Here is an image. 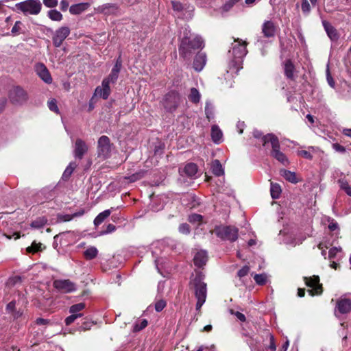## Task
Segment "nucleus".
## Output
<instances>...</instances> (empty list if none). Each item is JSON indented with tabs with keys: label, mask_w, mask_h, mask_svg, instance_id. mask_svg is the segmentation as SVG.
<instances>
[{
	"label": "nucleus",
	"mask_w": 351,
	"mask_h": 351,
	"mask_svg": "<svg viewBox=\"0 0 351 351\" xmlns=\"http://www.w3.org/2000/svg\"><path fill=\"white\" fill-rule=\"evenodd\" d=\"M204 276L201 272H197L195 276L191 277L189 288L193 290L197 299L196 310L199 311L204 304L206 295V284L204 282Z\"/></svg>",
	"instance_id": "nucleus-1"
},
{
	"label": "nucleus",
	"mask_w": 351,
	"mask_h": 351,
	"mask_svg": "<svg viewBox=\"0 0 351 351\" xmlns=\"http://www.w3.org/2000/svg\"><path fill=\"white\" fill-rule=\"evenodd\" d=\"M204 47V42L201 37L184 36L181 40L179 47L180 56L184 59H190L196 50Z\"/></svg>",
	"instance_id": "nucleus-2"
},
{
	"label": "nucleus",
	"mask_w": 351,
	"mask_h": 351,
	"mask_svg": "<svg viewBox=\"0 0 351 351\" xmlns=\"http://www.w3.org/2000/svg\"><path fill=\"white\" fill-rule=\"evenodd\" d=\"M247 43L241 39H234V43L232 44V51L229 53H232L233 59L230 63V69H234L237 73L242 69L243 58L247 53Z\"/></svg>",
	"instance_id": "nucleus-3"
},
{
	"label": "nucleus",
	"mask_w": 351,
	"mask_h": 351,
	"mask_svg": "<svg viewBox=\"0 0 351 351\" xmlns=\"http://www.w3.org/2000/svg\"><path fill=\"white\" fill-rule=\"evenodd\" d=\"M263 145L270 143L271 146V156L285 166L289 165L286 155L280 150V143L278 137L274 134H267L262 138Z\"/></svg>",
	"instance_id": "nucleus-4"
},
{
	"label": "nucleus",
	"mask_w": 351,
	"mask_h": 351,
	"mask_svg": "<svg viewBox=\"0 0 351 351\" xmlns=\"http://www.w3.org/2000/svg\"><path fill=\"white\" fill-rule=\"evenodd\" d=\"M42 4L38 0H26L15 5L16 10L21 12L25 15L38 14L41 10Z\"/></svg>",
	"instance_id": "nucleus-5"
},
{
	"label": "nucleus",
	"mask_w": 351,
	"mask_h": 351,
	"mask_svg": "<svg viewBox=\"0 0 351 351\" xmlns=\"http://www.w3.org/2000/svg\"><path fill=\"white\" fill-rule=\"evenodd\" d=\"M181 101L180 94L174 90L167 93L162 99V106L167 112H173L178 107Z\"/></svg>",
	"instance_id": "nucleus-6"
},
{
	"label": "nucleus",
	"mask_w": 351,
	"mask_h": 351,
	"mask_svg": "<svg viewBox=\"0 0 351 351\" xmlns=\"http://www.w3.org/2000/svg\"><path fill=\"white\" fill-rule=\"evenodd\" d=\"M213 232L223 240L235 241L238 238V230L231 226H221L216 228Z\"/></svg>",
	"instance_id": "nucleus-7"
},
{
	"label": "nucleus",
	"mask_w": 351,
	"mask_h": 351,
	"mask_svg": "<svg viewBox=\"0 0 351 351\" xmlns=\"http://www.w3.org/2000/svg\"><path fill=\"white\" fill-rule=\"evenodd\" d=\"M112 144L110 138L106 136H101L97 142V156L102 159H106L110 157Z\"/></svg>",
	"instance_id": "nucleus-8"
},
{
	"label": "nucleus",
	"mask_w": 351,
	"mask_h": 351,
	"mask_svg": "<svg viewBox=\"0 0 351 351\" xmlns=\"http://www.w3.org/2000/svg\"><path fill=\"white\" fill-rule=\"evenodd\" d=\"M53 285L55 289L64 293H72L77 289L76 285L69 279L55 280Z\"/></svg>",
	"instance_id": "nucleus-9"
},
{
	"label": "nucleus",
	"mask_w": 351,
	"mask_h": 351,
	"mask_svg": "<svg viewBox=\"0 0 351 351\" xmlns=\"http://www.w3.org/2000/svg\"><path fill=\"white\" fill-rule=\"evenodd\" d=\"M304 280L306 286L312 288V289L308 291L311 295H319L322 293V285L319 283L318 276L304 277Z\"/></svg>",
	"instance_id": "nucleus-10"
},
{
	"label": "nucleus",
	"mask_w": 351,
	"mask_h": 351,
	"mask_svg": "<svg viewBox=\"0 0 351 351\" xmlns=\"http://www.w3.org/2000/svg\"><path fill=\"white\" fill-rule=\"evenodd\" d=\"M9 99L13 104H22L27 100V95L21 86H14L9 92Z\"/></svg>",
	"instance_id": "nucleus-11"
},
{
	"label": "nucleus",
	"mask_w": 351,
	"mask_h": 351,
	"mask_svg": "<svg viewBox=\"0 0 351 351\" xmlns=\"http://www.w3.org/2000/svg\"><path fill=\"white\" fill-rule=\"evenodd\" d=\"M70 34V29L68 27H61L58 29L53 34L52 37L53 44L56 47L62 45L63 41Z\"/></svg>",
	"instance_id": "nucleus-12"
},
{
	"label": "nucleus",
	"mask_w": 351,
	"mask_h": 351,
	"mask_svg": "<svg viewBox=\"0 0 351 351\" xmlns=\"http://www.w3.org/2000/svg\"><path fill=\"white\" fill-rule=\"evenodd\" d=\"M88 147L81 138H77L74 145L73 154L75 158L82 159L87 153Z\"/></svg>",
	"instance_id": "nucleus-13"
},
{
	"label": "nucleus",
	"mask_w": 351,
	"mask_h": 351,
	"mask_svg": "<svg viewBox=\"0 0 351 351\" xmlns=\"http://www.w3.org/2000/svg\"><path fill=\"white\" fill-rule=\"evenodd\" d=\"M35 71L45 83L51 84L52 82L51 74L43 63H37L35 65Z\"/></svg>",
	"instance_id": "nucleus-14"
},
{
	"label": "nucleus",
	"mask_w": 351,
	"mask_h": 351,
	"mask_svg": "<svg viewBox=\"0 0 351 351\" xmlns=\"http://www.w3.org/2000/svg\"><path fill=\"white\" fill-rule=\"evenodd\" d=\"M277 27L271 21H266L262 25V33L266 38L274 37L276 34Z\"/></svg>",
	"instance_id": "nucleus-15"
},
{
	"label": "nucleus",
	"mask_w": 351,
	"mask_h": 351,
	"mask_svg": "<svg viewBox=\"0 0 351 351\" xmlns=\"http://www.w3.org/2000/svg\"><path fill=\"white\" fill-rule=\"evenodd\" d=\"M206 61H207V58H206V53H202V52L198 53L195 56L194 60H193V69L196 71L200 72L201 71H202V69L205 66V65L206 64Z\"/></svg>",
	"instance_id": "nucleus-16"
},
{
	"label": "nucleus",
	"mask_w": 351,
	"mask_h": 351,
	"mask_svg": "<svg viewBox=\"0 0 351 351\" xmlns=\"http://www.w3.org/2000/svg\"><path fill=\"white\" fill-rule=\"evenodd\" d=\"M110 84L107 80H103L101 86L96 88L95 94L102 97L104 99H107L110 94Z\"/></svg>",
	"instance_id": "nucleus-17"
},
{
	"label": "nucleus",
	"mask_w": 351,
	"mask_h": 351,
	"mask_svg": "<svg viewBox=\"0 0 351 351\" xmlns=\"http://www.w3.org/2000/svg\"><path fill=\"white\" fill-rule=\"evenodd\" d=\"M5 310L14 320L22 317L23 315V311L21 308L17 309L16 308V302L14 300L7 304Z\"/></svg>",
	"instance_id": "nucleus-18"
},
{
	"label": "nucleus",
	"mask_w": 351,
	"mask_h": 351,
	"mask_svg": "<svg viewBox=\"0 0 351 351\" xmlns=\"http://www.w3.org/2000/svg\"><path fill=\"white\" fill-rule=\"evenodd\" d=\"M336 308L341 314H346L351 311V300L341 298L337 302Z\"/></svg>",
	"instance_id": "nucleus-19"
},
{
	"label": "nucleus",
	"mask_w": 351,
	"mask_h": 351,
	"mask_svg": "<svg viewBox=\"0 0 351 351\" xmlns=\"http://www.w3.org/2000/svg\"><path fill=\"white\" fill-rule=\"evenodd\" d=\"M323 27L330 40L335 41L339 38V34L337 29L328 21H322Z\"/></svg>",
	"instance_id": "nucleus-20"
},
{
	"label": "nucleus",
	"mask_w": 351,
	"mask_h": 351,
	"mask_svg": "<svg viewBox=\"0 0 351 351\" xmlns=\"http://www.w3.org/2000/svg\"><path fill=\"white\" fill-rule=\"evenodd\" d=\"M85 213L84 209H80L78 211L74 213L72 215L69 214H58L57 216V219L58 222H66L70 221L73 219L75 217H79L82 216Z\"/></svg>",
	"instance_id": "nucleus-21"
},
{
	"label": "nucleus",
	"mask_w": 351,
	"mask_h": 351,
	"mask_svg": "<svg viewBox=\"0 0 351 351\" xmlns=\"http://www.w3.org/2000/svg\"><path fill=\"white\" fill-rule=\"evenodd\" d=\"M194 264L198 267L204 266L207 261V254L205 251L197 252L193 258Z\"/></svg>",
	"instance_id": "nucleus-22"
},
{
	"label": "nucleus",
	"mask_w": 351,
	"mask_h": 351,
	"mask_svg": "<svg viewBox=\"0 0 351 351\" xmlns=\"http://www.w3.org/2000/svg\"><path fill=\"white\" fill-rule=\"evenodd\" d=\"M90 6L88 3H81L73 5L70 7L69 11L71 14H79L86 10Z\"/></svg>",
	"instance_id": "nucleus-23"
},
{
	"label": "nucleus",
	"mask_w": 351,
	"mask_h": 351,
	"mask_svg": "<svg viewBox=\"0 0 351 351\" xmlns=\"http://www.w3.org/2000/svg\"><path fill=\"white\" fill-rule=\"evenodd\" d=\"M211 169L216 176H221L224 174V170L219 160H215L211 164Z\"/></svg>",
	"instance_id": "nucleus-24"
},
{
	"label": "nucleus",
	"mask_w": 351,
	"mask_h": 351,
	"mask_svg": "<svg viewBox=\"0 0 351 351\" xmlns=\"http://www.w3.org/2000/svg\"><path fill=\"white\" fill-rule=\"evenodd\" d=\"M222 132L217 125H213L211 128V137L215 143H219L222 138Z\"/></svg>",
	"instance_id": "nucleus-25"
},
{
	"label": "nucleus",
	"mask_w": 351,
	"mask_h": 351,
	"mask_svg": "<svg viewBox=\"0 0 351 351\" xmlns=\"http://www.w3.org/2000/svg\"><path fill=\"white\" fill-rule=\"evenodd\" d=\"M183 172L189 177H194L197 172V167L194 163H189L186 165L183 169Z\"/></svg>",
	"instance_id": "nucleus-26"
},
{
	"label": "nucleus",
	"mask_w": 351,
	"mask_h": 351,
	"mask_svg": "<svg viewBox=\"0 0 351 351\" xmlns=\"http://www.w3.org/2000/svg\"><path fill=\"white\" fill-rule=\"evenodd\" d=\"M112 209L113 208H111V209L105 210L104 211L99 213L95 219L94 224L96 226L100 225L107 217L110 215Z\"/></svg>",
	"instance_id": "nucleus-27"
},
{
	"label": "nucleus",
	"mask_w": 351,
	"mask_h": 351,
	"mask_svg": "<svg viewBox=\"0 0 351 351\" xmlns=\"http://www.w3.org/2000/svg\"><path fill=\"white\" fill-rule=\"evenodd\" d=\"M281 192V187L278 184L271 182L270 193L272 199H278L280 197Z\"/></svg>",
	"instance_id": "nucleus-28"
},
{
	"label": "nucleus",
	"mask_w": 351,
	"mask_h": 351,
	"mask_svg": "<svg viewBox=\"0 0 351 351\" xmlns=\"http://www.w3.org/2000/svg\"><path fill=\"white\" fill-rule=\"evenodd\" d=\"M338 184L340 189L345 191V193L351 197V186L349 184L346 179L340 178L338 180Z\"/></svg>",
	"instance_id": "nucleus-29"
},
{
	"label": "nucleus",
	"mask_w": 351,
	"mask_h": 351,
	"mask_svg": "<svg viewBox=\"0 0 351 351\" xmlns=\"http://www.w3.org/2000/svg\"><path fill=\"white\" fill-rule=\"evenodd\" d=\"M294 66L291 60H287L285 64V74L289 79H293Z\"/></svg>",
	"instance_id": "nucleus-30"
},
{
	"label": "nucleus",
	"mask_w": 351,
	"mask_h": 351,
	"mask_svg": "<svg viewBox=\"0 0 351 351\" xmlns=\"http://www.w3.org/2000/svg\"><path fill=\"white\" fill-rule=\"evenodd\" d=\"M98 254V250L95 247H90L86 249L84 255L86 259L91 260L95 258Z\"/></svg>",
	"instance_id": "nucleus-31"
},
{
	"label": "nucleus",
	"mask_w": 351,
	"mask_h": 351,
	"mask_svg": "<svg viewBox=\"0 0 351 351\" xmlns=\"http://www.w3.org/2000/svg\"><path fill=\"white\" fill-rule=\"evenodd\" d=\"M282 176L289 182L291 183H297L298 179L295 173L288 170H283Z\"/></svg>",
	"instance_id": "nucleus-32"
},
{
	"label": "nucleus",
	"mask_w": 351,
	"mask_h": 351,
	"mask_svg": "<svg viewBox=\"0 0 351 351\" xmlns=\"http://www.w3.org/2000/svg\"><path fill=\"white\" fill-rule=\"evenodd\" d=\"M47 219L45 217H38L31 223V226L33 228L39 229L43 228L47 223Z\"/></svg>",
	"instance_id": "nucleus-33"
},
{
	"label": "nucleus",
	"mask_w": 351,
	"mask_h": 351,
	"mask_svg": "<svg viewBox=\"0 0 351 351\" xmlns=\"http://www.w3.org/2000/svg\"><path fill=\"white\" fill-rule=\"evenodd\" d=\"M189 99L193 103H198L200 99V94L199 91L195 88H192L191 89L190 94L189 95Z\"/></svg>",
	"instance_id": "nucleus-34"
},
{
	"label": "nucleus",
	"mask_w": 351,
	"mask_h": 351,
	"mask_svg": "<svg viewBox=\"0 0 351 351\" xmlns=\"http://www.w3.org/2000/svg\"><path fill=\"white\" fill-rule=\"evenodd\" d=\"M85 306L86 305L83 302L73 304L69 308V313L71 314H81L79 312L84 309Z\"/></svg>",
	"instance_id": "nucleus-35"
},
{
	"label": "nucleus",
	"mask_w": 351,
	"mask_h": 351,
	"mask_svg": "<svg viewBox=\"0 0 351 351\" xmlns=\"http://www.w3.org/2000/svg\"><path fill=\"white\" fill-rule=\"evenodd\" d=\"M205 112L208 121H210L214 118V108L210 102L207 101L206 103Z\"/></svg>",
	"instance_id": "nucleus-36"
},
{
	"label": "nucleus",
	"mask_w": 351,
	"mask_h": 351,
	"mask_svg": "<svg viewBox=\"0 0 351 351\" xmlns=\"http://www.w3.org/2000/svg\"><path fill=\"white\" fill-rule=\"evenodd\" d=\"M48 16L52 20L60 21L62 19V14L56 10H51L48 12Z\"/></svg>",
	"instance_id": "nucleus-37"
},
{
	"label": "nucleus",
	"mask_w": 351,
	"mask_h": 351,
	"mask_svg": "<svg viewBox=\"0 0 351 351\" xmlns=\"http://www.w3.org/2000/svg\"><path fill=\"white\" fill-rule=\"evenodd\" d=\"M76 167L77 164L75 162H70L69 166L66 167V169L64 170L63 173V178L66 179L69 178L72 174L73 170L76 168Z\"/></svg>",
	"instance_id": "nucleus-38"
},
{
	"label": "nucleus",
	"mask_w": 351,
	"mask_h": 351,
	"mask_svg": "<svg viewBox=\"0 0 351 351\" xmlns=\"http://www.w3.org/2000/svg\"><path fill=\"white\" fill-rule=\"evenodd\" d=\"M42 243H36V241H34L31 246L28 247L27 248V251L29 253H36L39 251L42 250Z\"/></svg>",
	"instance_id": "nucleus-39"
},
{
	"label": "nucleus",
	"mask_w": 351,
	"mask_h": 351,
	"mask_svg": "<svg viewBox=\"0 0 351 351\" xmlns=\"http://www.w3.org/2000/svg\"><path fill=\"white\" fill-rule=\"evenodd\" d=\"M254 279L258 285H264L267 282V276L265 274H256Z\"/></svg>",
	"instance_id": "nucleus-40"
},
{
	"label": "nucleus",
	"mask_w": 351,
	"mask_h": 351,
	"mask_svg": "<svg viewBox=\"0 0 351 351\" xmlns=\"http://www.w3.org/2000/svg\"><path fill=\"white\" fill-rule=\"evenodd\" d=\"M119 73L117 71L111 70L110 75L103 80H107L109 84H114L117 80Z\"/></svg>",
	"instance_id": "nucleus-41"
},
{
	"label": "nucleus",
	"mask_w": 351,
	"mask_h": 351,
	"mask_svg": "<svg viewBox=\"0 0 351 351\" xmlns=\"http://www.w3.org/2000/svg\"><path fill=\"white\" fill-rule=\"evenodd\" d=\"M147 326V321L146 319H142L135 324L134 326V331L138 332L143 328H145Z\"/></svg>",
	"instance_id": "nucleus-42"
},
{
	"label": "nucleus",
	"mask_w": 351,
	"mask_h": 351,
	"mask_svg": "<svg viewBox=\"0 0 351 351\" xmlns=\"http://www.w3.org/2000/svg\"><path fill=\"white\" fill-rule=\"evenodd\" d=\"M144 176V172L143 171H138V172H136L132 175H131L130 176H128V177H125V178L128 180L130 182H135L138 180H140L141 178H142Z\"/></svg>",
	"instance_id": "nucleus-43"
},
{
	"label": "nucleus",
	"mask_w": 351,
	"mask_h": 351,
	"mask_svg": "<svg viewBox=\"0 0 351 351\" xmlns=\"http://www.w3.org/2000/svg\"><path fill=\"white\" fill-rule=\"evenodd\" d=\"M117 10V8L114 5H105L102 8V12L106 14L114 13Z\"/></svg>",
	"instance_id": "nucleus-44"
},
{
	"label": "nucleus",
	"mask_w": 351,
	"mask_h": 351,
	"mask_svg": "<svg viewBox=\"0 0 351 351\" xmlns=\"http://www.w3.org/2000/svg\"><path fill=\"white\" fill-rule=\"evenodd\" d=\"M82 314H71L70 316L65 319V324L66 326L71 324L75 320L79 317H81Z\"/></svg>",
	"instance_id": "nucleus-45"
},
{
	"label": "nucleus",
	"mask_w": 351,
	"mask_h": 351,
	"mask_svg": "<svg viewBox=\"0 0 351 351\" xmlns=\"http://www.w3.org/2000/svg\"><path fill=\"white\" fill-rule=\"evenodd\" d=\"M48 107L50 110L56 113H59V109L58 108L57 102L55 99H52L48 101Z\"/></svg>",
	"instance_id": "nucleus-46"
},
{
	"label": "nucleus",
	"mask_w": 351,
	"mask_h": 351,
	"mask_svg": "<svg viewBox=\"0 0 351 351\" xmlns=\"http://www.w3.org/2000/svg\"><path fill=\"white\" fill-rule=\"evenodd\" d=\"M202 219V216L199 214H193L189 217V221L191 223H201Z\"/></svg>",
	"instance_id": "nucleus-47"
},
{
	"label": "nucleus",
	"mask_w": 351,
	"mask_h": 351,
	"mask_svg": "<svg viewBox=\"0 0 351 351\" xmlns=\"http://www.w3.org/2000/svg\"><path fill=\"white\" fill-rule=\"evenodd\" d=\"M301 9H302V12L304 14L307 15L309 14V12L311 11V6H310L309 3L307 1V0H303L302 5H301Z\"/></svg>",
	"instance_id": "nucleus-48"
},
{
	"label": "nucleus",
	"mask_w": 351,
	"mask_h": 351,
	"mask_svg": "<svg viewBox=\"0 0 351 351\" xmlns=\"http://www.w3.org/2000/svg\"><path fill=\"white\" fill-rule=\"evenodd\" d=\"M179 232L184 234H188L190 233V226L188 223H184L180 225Z\"/></svg>",
	"instance_id": "nucleus-49"
},
{
	"label": "nucleus",
	"mask_w": 351,
	"mask_h": 351,
	"mask_svg": "<svg viewBox=\"0 0 351 351\" xmlns=\"http://www.w3.org/2000/svg\"><path fill=\"white\" fill-rule=\"evenodd\" d=\"M172 8L174 11L176 12H181L184 9V6L182 3L177 1H171Z\"/></svg>",
	"instance_id": "nucleus-50"
},
{
	"label": "nucleus",
	"mask_w": 351,
	"mask_h": 351,
	"mask_svg": "<svg viewBox=\"0 0 351 351\" xmlns=\"http://www.w3.org/2000/svg\"><path fill=\"white\" fill-rule=\"evenodd\" d=\"M166 302L164 300H160L155 304V309L158 312H160L166 306Z\"/></svg>",
	"instance_id": "nucleus-51"
},
{
	"label": "nucleus",
	"mask_w": 351,
	"mask_h": 351,
	"mask_svg": "<svg viewBox=\"0 0 351 351\" xmlns=\"http://www.w3.org/2000/svg\"><path fill=\"white\" fill-rule=\"evenodd\" d=\"M298 156L303 157L306 159L311 160L313 158L312 154L307 150H300L298 152Z\"/></svg>",
	"instance_id": "nucleus-52"
},
{
	"label": "nucleus",
	"mask_w": 351,
	"mask_h": 351,
	"mask_svg": "<svg viewBox=\"0 0 351 351\" xmlns=\"http://www.w3.org/2000/svg\"><path fill=\"white\" fill-rule=\"evenodd\" d=\"M341 250V247H332L330 249L328 252V258L332 259L334 258L337 254V252H339Z\"/></svg>",
	"instance_id": "nucleus-53"
},
{
	"label": "nucleus",
	"mask_w": 351,
	"mask_h": 351,
	"mask_svg": "<svg viewBox=\"0 0 351 351\" xmlns=\"http://www.w3.org/2000/svg\"><path fill=\"white\" fill-rule=\"evenodd\" d=\"M230 313L232 315H234L239 321L243 322L245 321V316L244 314L239 312V311H234V310H230Z\"/></svg>",
	"instance_id": "nucleus-54"
},
{
	"label": "nucleus",
	"mask_w": 351,
	"mask_h": 351,
	"mask_svg": "<svg viewBox=\"0 0 351 351\" xmlns=\"http://www.w3.org/2000/svg\"><path fill=\"white\" fill-rule=\"evenodd\" d=\"M249 271H250L249 267L244 266L241 269L239 270V271L237 272V276L239 278H243V277L245 276L249 273Z\"/></svg>",
	"instance_id": "nucleus-55"
},
{
	"label": "nucleus",
	"mask_w": 351,
	"mask_h": 351,
	"mask_svg": "<svg viewBox=\"0 0 351 351\" xmlns=\"http://www.w3.org/2000/svg\"><path fill=\"white\" fill-rule=\"evenodd\" d=\"M58 0H43V3L47 8H54L57 6Z\"/></svg>",
	"instance_id": "nucleus-56"
},
{
	"label": "nucleus",
	"mask_w": 351,
	"mask_h": 351,
	"mask_svg": "<svg viewBox=\"0 0 351 351\" xmlns=\"http://www.w3.org/2000/svg\"><path fill=\"white\" fill-rule=\"evenodd\" d=\"M330 245H331L329 243H320L317 246L319 250H322V255L323 256H324L325 258H326L327 252H326V250L324 249V247L328 248Z\"/></svg>",
	"instance_id": "nucleus-57"
},
{
	"label": "nucleus",
	"mask_w": 351,
	"mask_h": 351,
	"mask_svg": "<svg viewBox=\"0 0 351 351\" xmlns=\"http://www.w3.org/2000/svg\"><path fill=\"white\" fill-rule=\"evenodd\" d=\"M21 21H16L14 25V27L12 29V33L14 35L18 34L21 31Z\"/></svg>",
	"instance_id": "nucleus-58"
},
{
	"label": "nucleus",
	"mask_w": 351,
	"mask_h": 351,
	"mask_svg": "<svg viewBox=\"0 0 351 351\" xmlns=\"http://www.w3.org/2000/svg\"><path fill=\"white\" fill-rule=\"evenodd\" d=\"M121 65H122V62H121V58L119 57L116 61L114 66L112 69V70L119 73L121 68Z\"/></svg>",
	"instance_id": "nucleus-59"
},
{
	"label": "nucleus",
	"mask_w": 351,
	"mask_h": 351,
	"mask_svg": "<svg viewBox=\"0 0 351 351\" xmlns=\"http://www.w3.org/2000/svg\"><path fill=\"white\" fill-rule=\"evenodd\" d=\"M328 228L330 231H335L339 229L338 223L333 219L329 222Z\"/></svg>",
	"instance_id": "nucleus-60"
},
{
	"label": "nucleus",
	"mask_w": 351,
	"mask_h": 351,
	"mask_svg": "<svg viewBox=\"0 0 351 351\" xmlns=\"http://www.w3.org/2000/svg\"><path fill=\"white\" fill-rule=\"evenodd\" d=\"M269 339H270V344L269 346V349L271 351H276V343H275L274 337L272 335H269Z\"/></svg>",
	"instance_id": "nucleus-61"
},
{
	"label": "nucleus",
	"mask_w": 351,
	"mask_h": 351,
	"mask_svg": "<svg viewBox=\"0 0 351 351\" xmlns=\"http://www.w3.org/2000/svg\"><path fill=\"white\" fill-rule=\"evenodd\" d=\"M49 322H50V321L49 319H43V318H38L35 321V324L36 325H47L49 324Z\"/></svg>",
	"instance_id": "nucleus-62"
},
{
	"label": "nucleus",
	"mask_w": 351,
	"mask_h": 351,
	"mask_svg": "<svg viewBox=\"0 0 351 351\" xmlns=\"http://www.w3.org/2000/svg\"><path fill=\"white\" fill-rule=\"evenodd\" d=\"M327 81L328 82V84L331 86V87H334L335 86V82L332 79V77H331L330 74V72H329V70L328 69H327Z\"/></svg>",
	"instance_id": "nucleus-63"
},
{
	"label": "nucleus",
	"mask_w": 351,
	"mask_h": 351,
	"mask_svg": "<svg viewBox=\"0 0 351 351\" xmlns=\"http://www.w3.org/2000/svg\"><path fill=\"white\" fill-rule=\"evenodd\" d=\"M116 228L113 224H108L106 230L103 232V234H108L114 232Z\"/></svg>",
	"instance_id": "nucleus-64"
}]
</instances>
